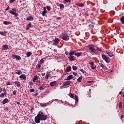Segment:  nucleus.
I'll use <instances>...</instances> for the list:
<instances>
[{"instance_id":"55","label":"nucleus","mask_w":124,"mask_h":124,"mask_svg":"<svg viewBox=\"0 0 124 124\" xmlns=\"http://www.w3.org/2000/svg\"><path fill=\"white\" fill-rule=\"evenodd\" d=\"M71 2V0H67L66 2Z\"/></svg>"},{"instance_id":"61","label":"nucleus","mask_w":124,"mask_h":124,"mask_svg":"<svg viewBox=\"0 0 124 124\" xmlns=\"http://www.w3.org/2000/svg\"><path fill=\"white\" fill-rule=\"evenodd\" d=\"M46 10V7H44V11Z\"/></svg>"},{"instance_id":"39","label":"nucleus","mask_w":124,"mask_h":124,"mask_svg":"<svg viewBox=\"0 0 124 124\" xmlns=\"http://www.w3.org/2000/svg\"><path fill=\"white\" fill-rule=\"evenodd\" d=\"M69 96L71 97V98H74V94L71 93L69 94Z\"/></svg>"},{"instance_id":"14","label":"nucleus","mask_w":124,"mask_h":124,"mask_svg":"<svg viewBox=\"0 0 124 124\" xmlns=\"http://www.w3.org/2000/svg\"><path fill=\"white\" fill-rule=\"evenodd\" d=\"M70 84H71V81H65V82H64L63 86L64 87H66V86H68V85H70Z\"/></svg>"},{"instance_id":"29","label":"nucleus","mask_w":124,"mask_h":124,"mask_svg":"<svg viewBox=\"0 0 124 124\" xmlns=\"http://www.w3.org/2000/svg\"><path fill=\"white\" fill-rule=\"evenodd\" d=\"M74 54L75 55V54H76L75 51H70V52L69 53V56H73V55H74Z\"/></svg>"},{"instance_id":"4","label":"nucleus","mask_w":124,"mask_h":124,"mask_svg":"<svg viewBox=\"0 0 124 124\" xmlns=\"http://www.w3.org/2000/svg\"><path fill=\"white\" fill-rule=\"evenodd\" d=\"M16 11H17L16 9L13 8L11 10H10L9 12L11 14L15 15V17H17L18 13H16Z\"/></svg>"},{"instance_id":"31","label":"nucleus","mask_w":124,"mask_h":124,"mask_svg":"<svg viewBox=\"0 0 124 124\" xmlns=\"http://www.w3.org/2000/svg\"><path fill=\"white\" fill-rule=\"evenodd\" d=\"M120 21L122 24H124V16H123L121 18H120Z\"/></svg>"},{"instance_id":"57","label":"nucleus","mask_w":124,"mask_h":124,"mask_svg":"<svg viewBox=\"0 0 124 124\" xmlns=\"http://www.w3.org/2000/svg\"><path fill=\"white\" fill-rule=\"evenodd\" d=\"M2 92V88H0V93Z\"/></svg>"},{"instance_id":"34","label":"nucleus","mask_w":124,"mask_h":124,"mask_svg":"<svg viewBox=\"0 0 124 124\" xmlns=\"http://www.w3.org/2000/svg\"><path fill=\"white\" fill-rule=\"evenodd\" d=\"M40 105L42 107H45V106H47V103H41Z\"/></svg>"},{"instance_id":"59","label":"nucleus","mask_w":124,"mask_h":124,"mask_svg":"<svg viewBox=\"0 0 124 124\" xmlns=\"http://www.w3.org/2000/svg\"><path fill=\"white\" fill-rule=\"evenodd\" d=\"M121 119H123V118H124V115H123V114H121Z\"/></svg>"},{"instance_id":"17","label":"nucleus","mask_w":124,"mask_h":124,"mask_svg":"<svg viewBox=\"0 0 124 124\" xmlns=\"http://www.w3.org/2000/svg\"><path fill=\"white\" fill-rule=\"evenodd\" d=\"M3 24H4V25H12V22L8 21H4Z\"/></svg>"},{"instance_id":"22","label":"nucleus","mask_w":124,"mask_h":124,"mask_svg":"<svg viewBox=\"0 0 124 124\" xmlns=\"http://www.w3.org/2000/svg\"><path fill=\"white\" fill-rule=\"evenodd\" d=\"M65 71H66V72H70V71H71V66H68L66 68Z\"/></svg>"},{"instance_id":"60","label":"nucleus","mask_w":124,"mask_h":124,"mask_svg":"<svg viewBox=\"0 0 124 124\" xmlns=\"http://www.w3.org/2000/svg\"><path fill=\"white\" fill-rule=\"evenodd\" d=\"M93 81H88V83H89L90 84H91Z\"/></svg>"},{"instance_id":"48","label":"nucleus","mask_w":124,"mask_h":124,"mask_svg":"<svg viewBox=\"0 0 124 124\" xmlns=\"http://www.w3.org/2000/svg\"><path fill=\"white\" fill-rule=\"evenodd\" d=\"M42 15L43 16H45V15H46V13L44 11H43L42 13Z\"/></svg>"},{"instance_id":"49","label":"nucleus","mask_w":124,"mask_h":124,"mask_svg":"<svg viewBox=\"0 0 124 124\" xmlns=\"http://www.w3.org/2000/svg\"><path fill=\"white\" fill-rule=\"evenodd\" d=\"M17 93L16 92V91H14L13 92V95H16Z\"/></svg>"},{"instance_id":"19","label":"nucleus","mask_w":124,"mask_h":124,"mask_svg":"<svg viewBox=\"0 0 124 124\" xmlns=\"http://www.w3.org/2000/svg\"><path fill=\"white\" fill-rule=\"evenodd\" d=\"M56 85H57V81H52L50 83V86H51V87H54V86H56Z\"/></svg>"},{"instance_id":"7","label":"nucleus","mask_w":124,"mask_h":124,"mask_svg":"<svg viewBox=\"0 0 124 124\" xmlns=\"http://www.w3.org/2000/svg\"><path fill=\"white\" fill-rule=\"evenodd\" d=\"M76 5H77V6H78L79 7H83V6H85V3L78 2L76 3Z\"/></svg>"},{"instance_id":"58","label":"nucleus","mask_w":124,"mask_h":124,"mask_svg":"<svg viewBox=\"0 0 124 124\" xmlns=\"http://www.w3.org/2000/svg\"><path fill=\"white\" fill-rule=\"evenodd\" d=\"M57 19L58 20H61V17H57Z\"/></svg>"},{"instance_id":"54","label":"nucleus","mask_w":124,"mask_h":124,"mask_svg":"<svg viewBox=\"0 0 124 124\" xmlns=\"http://www.w3.org/2000/svg\"><path fill=\"white\" fill-rule=\"evenodd\" d=\"M2 91H3V92H4V93H5V92H6V90H5V89H4V88H3V89H2Z\"/></svg>"},{"instance_id":"27","label":"nucleus","mask_w":124,"mask_h":124,"mask_svg":"<svg viewBox=\"0 0 124 124\" xmlns=\"http://www.w3.org/2000/svg\"><path fill=\"white\" fill-rule=\"evenodd\" d=\"M27 21H31V20H33V17H32V16H30L28 17H27Z\"/></svg>"},{"instance_id":"5","label":"nucleus","mask_w":124,"mask_h":124,"mask_svg":"<svg viewBox=\"0 0 124 124\" xmlns=\"http://www.w3.org/2000/svg\"><path fill=\"white\" fill-rule=\"evenodd\" d=\"M102 58L104 61H105L106 62H110V61L109 60V57H107L105 55H102Z\"/></svg>"},{"instance_id":"15","label":"nucleus","mask_w":124,"mask_h":124,"mask_svg":"<svg viewBox=\"0 0 124 124\" xmlns=\"http://www.w3.org/2000/svg\"><path fill=\"white\" fill-rule=\"evenodd\" d=\"M31 27V23L30 22L27 25V27L26 28V31H29L30 30V28Z\"/></svg>"},{"instance_id":"46","label":"nucleus","mask_w":124,"mask_h":124,"mask_svg":"<svg viewBox=\"0 0 124 124\" xmlns=\"http://www.w3.org/2000/svg\"><path fill=\"white\" fill-rule=\"evenodd\" d=\"M46 8H47V10L48 11H50V10H51V7H50V6H46Z\"/></svg>"},{"instance_id":"45","label":"nucleus","mask_w":124,"mask_h":124,"mask_svg":"<svg viewBox=\"0 0 124 124\" xmlns=\"http://www.w3.org/2000/svg\"><path fill=\"white\" fill-rule=\"evenodd\" d=\"M40 63H41V64H42V63H44V60L41 59L40 61Z\"/></svg>"},{"instance_id":"10","label":"nucleus","mask_w":124,"mask_h":124,"mask_svg":"<svg viewBox=\"0 0 124 124\" xmlns=\"http://www.w3.org/2000/svg\"><path fill=\"white\" fill-rule=\"evenodd\" d=\"M56 5H57V6H59L61 9L64 8V5H63V4H60V3H57Z\"/></svg>"},{"instance_id":"52","label":"nucleus","mask_w":124,"mask_h":124,"mask_svg":"<svg viewBox=\"0 0 124 124\" xmlns=\"http://www.w3.org/2000/svg\"><path fill=\"white\" fill-rule=\"evenodd\" d=\"M89 26L90 28H93L94 27L93 24H89Z\"/></svg>"},{"instance_id":"35","label":"nucleus","mask_w":124,"mask_h":124,"mask_svg":"<svg viewBox=\"0 0 124 124\" xmlns=\"http://www.w3.org/2000/svg\"><path fill=\"white\" fill-rule=\"evenodd\" d=\"M96 51H98L99 52H102V49L97 47H96Z\"/></svg>"},{"instance_id":"44","label":"nucleus","mask_w":124,"mask_h":124,"mask_svg":"<svg viewBox=\"0 0 124 124\" xmlns=\"http://www.w3.org/2000/svg\"><path fill=\"white\" fill-rule=\"evenodd\" d=\"M79 71H80V72H82V73L83 74L85 73V71L83 69L80 68L79 69Z\"/></svg>"},{"instance_id":"12","label":"nucleus","mask_w":124,"mask_h":124,"mask_svg":"<svg viewBox=\"0 0 124 124\" xmlns=\"http://www.w3.org/2000/svg\"><path fill=\"white\" fill-rule=\"evenodd\" d=\"M68 58L69 59V61H70V62H73V61H75V57L74 56L68 57Z\"/></svg>"},{"instance_id":"41","label":"nucleus","mask_w":124,"mask_h":124,"mask_svg":"<svg viewBox=\"0 0 124 124\" xmlns=\"http://www.w3.org/2000/svg\"><path fill=\"white\" fill-rule=\"evenodd\" d=\"M122 104V102H120L119 103V108H120V109H122L123 108V105Z\"/></svg>"},{"instance_id":"9","label":"nucleus","mask_w":124,"mask_h":124,"mask_svg":"<svg viewBox=\"0 0 124 124\" xmlns=\"http://www.w3.org/2000/svg\"><path fill=\"white\" fill-rule=\"evenodd\" d=\"M20 79H23V80H26L27 79V76L25 74H22L19 76Z\"/></svg>"},{"instance_id":"26","label":"nucleus","mask_w":124,"mask_h":124,"mask_svg":"<svg viewBox=\"0 0 124 124\" xmlns=\"http://www.w3.org/2000/svg\"><path fill=\"white\" fill-rule=\"evenodd\" d=\"M5 95H6V92H4V93H1L0 94V97H1V98H3V97H4Z\"/></svg>"},{"instance_id":"42","label":"nucleus","mask_w":124,"mask_h":124,"mask_svg":"<svg viewBox=\"0 0 124 124\" xmlns=\"http://www.w3.org/2000/svg\"><path fill=\"white\" fill-rule=\"evenodd\" d=\"M38 90L40 91H43V90H44V88H43L42 86H40L39 87Z\"/></svg>"},{"instance_id":"18","label":"nucleus","mask_w":124,"mask_h":124,"mask_svg":"<svg viewBox=\"0 0 124 124\" xmlns=\"http://www.w3.org/2000/svg\"><path fill=\"white\" fill-rule=\"evenodd\" d=\"M15 84L18 88H20V87H21V83L19 81H15Z\"/></svg>"},{"instance_id":"11","label":"nucleus","mask_w":124,"mask_h":124,"mask_svg":"<svg viewBox=\"0 0 124 124\" xmlns=\"http://www.w3.org/2000/svg\"><path fill=\"white\" fill-rule=\"evenodd\" d=\"M54 43L56 45H58V44L60 43V39L56 38L54 40Z\"/></svg>"},{"instance_id":"43","label":"nucleus","mask_w":124,"mask_h":124,"mask_svg":"<svg viewBox=\"0 0 124 124\" xmlns=\"http://www.w3.org/2000/svg\"><path fill=\"white\" fill-rule=\"evenodd\" d=\"M29 85L31 86V87L33 86V83H32V81H30L29 82Z\"/></svg>"},{"instance_id":"32","label":"nucleus","mask_w":124,"mask_h":124,"mask_svg":"<svg viewBox=\"0 0 124 124\" xmlns=\"http://www.w3.org/2000/svg\"><path fill=\"white\" fill-rule=\"evenodd\" d=\"M99 66H100V67H101L103 69H104V68H105V66L102 63H99Z\"/></svg>"},{"instance_id":"21","label":"nucleus","mask_w":124,"mask_h":124,"mask_svg":"<svg viewBox=\"0 0 124 124\" xmlns=\"http://www.w3.org/2000/svg\"><path fill=\"white\" fill-rule=\"evenodd\" d=\"M31 55H32V53H31V51L28 52L26 54V57L27 58H30V57H31Z\"/></svg>"},{"instance_id":"25","label":"nucleus","mask_w":124,"mask_h":124,"mask_svg":"<svg viewBox=\"0 0 124 124\" xmlns=\"http://www.w3.org/2000/svg\"><path fill=\"white\" fill-rule=\"evenodd\" d=\"M82 80H83V77L80 76L77 79V81L81 82H82Z\"/></svg>"},{"instance_id":"47","label":"nucleus","mask_w":124,"mask_h":124,"mask_svg":"<svg viewBox=\"0 0 124 124\" xmlns=\"http://www.w3.org/2000/svg\"><path fill=\"white\" fill-rule=\"evenodd\" d=\"M73 70H76L77 69V66H73Z\"/></svg>"},{"instance_id":"38","label":"nucleus","mask_w":124,"mask_h":124,"mask_svg":"<svg viewBox=\"0 0 124 124\" xmlns=\"http://www.w3.org/2000/svg\"><path fill=\"white\" fill-rule=\"evenodd\" d=\"M75 100H76V103H77V102H78V97L77 96V95H76L75 96Z\"/></svg>"},{"instance_id":"33","label":"nucleus","mask_w":124,"mask_h":124,"mask_svg":"<svg viewBox=\"0 0 124 124\" xmlns=\"http://www.w3.org/2000/svg\"><path fill=\"white\" fill-rule=\"evenodd\" d=\"M82 54L81 52H78L75 53V55H76L77 57H79L80 56H81V54Z\"/></svg>"},{"instance_id":"1","label":"nucleus","mask_w":124,"mask_h":124,"mask_svg":"<svg viewBox=\"0 0 124 124\" xmlns=\"http://www.w3.org/2000/svg\"><path fill=\"white\" fill-rule=\"evenodd\" d=\"M47 118V115H45L42 111H39L37 115L35 116L34 121L36 124H39L40 121H45Z\"/></svg>"},{"instance_id":"40","label":"nucleus","mask_w":124,"mask_h":124,"mask_svg":"<svg viewBox=\"0 0 124 124\" xmlns=\"http://www.w3.org/2000/svg\"><path fill=\"white\" fill-rule=\"evenodd\" d=\"M6 85H7V86H11V85H12V83L9 81H7Z\"/></svg>"},{"instance_id":"36","label":"nucleus","mask_w":124,"mask_h":124,"mask_svg":"<svg viewBox=\"0 0 124 124\" xmlns=\"http://www.w3.org/2000/svg\"><path fill=\"white\" fill-rule=\"evenodd\" d=\"M0 34H1V35H3V36H5V35H6V34L3 31H0Z\"/></svg>"},{"instance_id":"63","label":"nucleus","mask_w":124,"mask_h":124,"mask_svg":"<svg viewBox=\"0 0 124 124\" xmlns=\"http://www.w3.org/2000/svg\"><path fill=\"white\" fill-rule=\"evenodd\" d=\"M46 13H48V11L47 10L44 11Z\"/></svg>"},{"instance_id":"51","label":"nucleus","mask_w":124,"mask_h":124,"mask_svg":"<svg viewBox=\"0 0 124 124\" xmlns=\"http://www.w3.org/2000/svg\"><path fill=\"white\" fill-rule=\"evenodd\" d=\"M73 75H75V76H78V74H77V73L76 72H73Z\"/></svg>"},{"instance_id":"28","label":"nucleus","mask_w":124,"mask_h":124,"mask_svg":"<svg viewBox=\"0 0 124 124\" xmlns=\"http://www.w3.org/2000/svg\"><path fill=\"white\" fill-rule=\"evenodd\" d=\"M8 102V99L5 98L2 101L3 104H5Z\"/></svg>"},{"instance_id":"16","label":"nucleus","mask_w":124,"mask_h":124,"mask_svg":"<svg viewBox=\"0 0 124 124\" xmlns=\"http://www.w3.org/2000/svg\"><path fill=\"white\" fill-rule=\"evenodd\" d=\"M72 77H73V76L72 75H69L67 77V78H65V80L66 81H70L71 79H72Z\"/></svg>"},{"instance_id":"6","label":"nucleus","mask_w":124,"mask_h":124,"mask_svg":"<svg viewBox=\"0 0 124 124\" xmlns=\"http://www.w3.org/2000/svg\"><path fill=\"white\" fill-rule=\"evenodd\" d=\"M12 57L13 59H16V60H18V61L21 60V57L18 55L13 54L12 55Z\"/></svg>"},{"instance_id":"13","label":"nucleus","mask_w":124,"mask_h":124,"mask_svg":"<svg viewBox=\"0 0 124 124\" xmlns=\"http://www.w3.org/2000/svg\"><path fill=\"white\" fill-rule=\"evenodd\" d=\"M8 49V45H3L2 48V50H3V51L7 50Z\"/></svg>"},{"instance_id":"3","label":"nucleus","mask_w":124,"mask_h":124,"mask_svg":"<svg viewBox=\"0 0 124 124\" xmlns=\"http://www.w3.org/2000/svg\"><path fill=\"white\" fill-rule=\"evenodd\" d=\"M62 38L63 40H65V41H67L69 40V36H68V34L66 33H63L62 36Z\"/></svg>"},{"instance_id":"62","label":"nucleus","mask_w":124,"mask_h":124,"mask_svg":"<svg viewBox=\"0 0 124 124\" xmlns=\"http://www.w3.org/2000/svg\"><path fill=\"white\" fill-rule=\"evenodd\" d=\"M16 103H17V104H18V105H20V102H17Z\"/></svg>"},{"instance_id":"2","label":"nucleus","mask_w":124,"mask_h":124,"mask_svg":"<svg viewBox=\"0 0 124 124\" xmlns=\"http://www.w3.org/2000/svg\"><path fill=\"white\" fill-rule=\"evenodd\" d=\"M93 45H89L88 47L89 50L90 51V53L91 54H93V53L95 55H98V52L96 51V49L94 48Z\"/></svg>"},{"instance_id":"24","label":"nucleus","mask_w":124,"mask_h":124,"mask_svg":"<svg viewBox=\"0 0 124 124\" xmlns=\"http://www.w3.org/2000/svg\"><path fill=\"white\" fill-rule=\"evenodd\" d=\"M15 73H16V74H17L18 75H21V74H22V71L20 70H17L16 72H15Z\"/></svg>"},{"instance_id":"8","label":"nucleus","mask_w":124,"mask_h":124,"mask_svg":"<svg viewBox=\"0 0 124 124\" xmlns=\"http://www.w3.org/2000/svg\"><path fill=\"white\" fill-rule=\"evenodd\" d=\"M90 64L92 69H94L96 68V66L94 65V63L93 62H92L90 63Z\"/></svg>"},{"instance_id":"37","label":"nucleus","mask_w":124,"mask_h":124,"mask_svg":"<svg viewBox=\"0 0 124 124\" xmlns=\"http://www.w3.org/2000/svg\"><path fill=\"white\" fill-rule=\"evenodd\" d=\"M37 66L38 69H41V67H42V66H41V65L40 64H37Z\"/></svg>"},{"instance_id":"50","label":"nucleus","mask_w":124,"mask_h":124,"mask_svg":"<svg viewBox=\"0 0 124 124\" xmlns=\"http://www.w3.org/2000/svg\"><path fill=\"white\" fill-rule=\"evenodd\" d=\"M30 93H34V89H31L30 90Z\"/></svg>"},{"instance_id":"20","label":"nucleus","mask_w":124,"mask_h":124,"mask_svg":"<svg viewBox=\"0 0 124 124\" xmlns=\"http://www.w3.org/2000/svg\"><path fill=\"white\" fill-rule=\"evenodd\" d=\"M50 73H49L48 72H46V75L45 76V79H46V81H47V80H48V79H49V76H50Z\"/></svg>"},{"instance_id":"23","label":"nucleus","mask_w":124,"mask_h":124,"mask_svg":"<svg viewBox=\"0 0 124 124\" xmlns=\"http://www.w3.org/2000/svg\"><path fill=\"white\" fill-rule=\"evenodd\" d=\"M107 54H108L109 57H113V56H114V53L112 52H108Z\"/></svg>"},{"instance_id":"56","label":"nucleus","mask_w":124,"mask_h":124,"mask_svg":"<svg viewBox=\"0 0 124 124\" xmlns=\"http://www.w3.org/2000/svg\"><path fill=\"white\" fill-rule=\"evenodd\" d=\"M9 9H10V8H9V7H8L6 8V10H9Z\"/></svg>"},{"instance_id":"53","label":"nucleus","mask_w":124,"mask_h":124,"mask_svg":"<svg viewBox=\"0 0 124 124\" xmlns=\"http://www.w3.org/2000/svg\"><path fill=\"white\" fill-rule=\"evenodd\" d=\"M65 55H66V56H68V55H69V53L68 52V51H65Z\"/></svg>"},{"instance_id":"30","label":"nucleus","mask_w":124,"mask_h":124,"mask_svg":"<svg viewBox=\"0 0 124 124\" xmlns=\"http://www.w3.org/2000/svg\"><path fill=\"white\" fill-rule=\"evenodd\" d=\"M37 80H38V77L35 76L33 78V82H35V81H37Z\"/></svg>"},{"instance_id":"64","label":"nucleus","mask_w":124,"mask_h":124,"mask_svg":"<svg viewBox=\"0 0 124 124\" xmlns=\"http://www.w3.org/2000/svg\"><path fill=\"white\" fill-rule=\"evenodd\" d=\"M122 93H122V92H120L119 93V94H122Z\"/></svg>"}]
</instances>
